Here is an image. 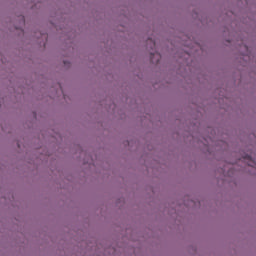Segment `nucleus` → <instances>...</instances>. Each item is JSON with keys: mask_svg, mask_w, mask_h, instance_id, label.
<instances>
[{"mask_svg": "<svg viewBox=\"0 0 256 256\" xmlns=\"http://www.w3.org/2000/svg\"><path fill=\"white\" fill-rule=\"evenodd\" d=\"M247 159H251V156H247Z\"/></svg>", "mask_w": 256, "mask_h": 256, "instance_id": "obj_3", "label": "nucleus"}, {"mask_svg": "<svg viewBox=\"0 0 256 256\" xmlns=\"http://www.w3.org/2000/svg\"><path fill=\"white\" fill-rule=\"evenodd\" d=\"M149 43H150V49H155V41L153 40V39H149L148 40V45H149Z\"/></svg>", "mask_w": 256, "mask_h": 256, "instance_id": "obj_2", "label": "nucleus"}, {"mask_svg": "<svg viewBox=\"0 0 256 256\" xmlns=\"http://www.w3.org/2000/svg\"><path fill=\"white\" fill-rule=\"evenodd\" d=\"M150 59L152 63H159V60L161 59V54H159L158 52L151 54Z\"/></svg>", "mask_w": 256, "mask_h": 256, "instance_id": "obj_1", "label": "nucleus"}]
</instances>
